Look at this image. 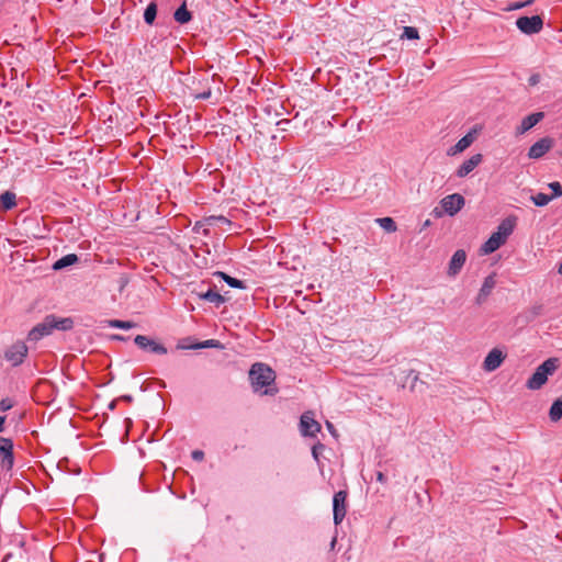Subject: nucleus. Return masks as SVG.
I'll return each mask as SVG.
<instances>
[{
    "mask_svg": "<svg viewBox=\"0 0 562 562\" xmlns=\"http://www.w3.org/2000/svg\"><path fill=\"white\" fill-rule=\"evenodd\" d=\"M290 123H291V121H289V120H281V121H279V122H278V125H279V126H282L281 128H282L283 131H285V130H286V128H285V127H286V125H289Z\"/></svg>",
    "mask_w": 562,
    "mask_h": 562,
    "instance_id": "nucleus-45",
    "label": "nucleus"
},
{
    "mask_svg": "<svg viewBox=\"0 0 562 562\" xmlns=\"http://www.w3.org/2000/svg\"><path fill=\"white\" fill-rule=\"evenodd\" d=\"M134 342L142 350H145V351H148L151 353H156V355H166L167 353V348L164 345L157 342L156 340H154L147 336L137 335L134 338Z\"/></svg>",
    "mask_w": 562,
    "mask_h": 562,
    "instance_id": "nucleus-6",
    "label": "nucleus"
},
{
    "mask_svg": "<svg viewBox=\"0 0 562 562\" xmlns=\"http://www.w3.org/2000/svg\"><path fill=\"white\" fill-rule=\"evenodd\" d=\"M541 311H542V306L541 305L533 306L532 307L533 317L539 316L541 314Z\"/></svg>",
    "mask_w": 562,
    "mask_h": 562,
    "instance_id": "nucleus-43",
    "label": "nucleus"
},
{
    "mask_svg": "<svg viewBox=\"0 0 562 562\" xmlns=\"http://www.w3.org/2000/svg\"><path fill=\"white\" fill-rule=\"evenodd\" d=\"M550 420L553 423L559 422L562 418V397L557 398L549 411Z\"/></svg>",
    "mask_w": 562,
    "mask_h": 562,
    "instance_id": "nucleus-25",
    "label": "nucleus"
},
{
    "mask_svg": "<svg viewBox=\"0 0 562 562\" xmlns=\"http://www.w3.org/2000/svg\"><path fill=\"white\" fill-rule=\"evenodd\" d=\"M548 187L552 190L551 196H553V199L562 195V186L560 184V182H558V181L551 182V183H549Z\"/></svg>",
    "mask_w": 562,
    "mask_h": 562,
    "instance_id": "nucleus-34",
    "label": "nucleus"
},
{
    "mask_svg": "<svg viewBox=\"0 0 562 562\" xmlns=\"http://www.w3.org/2000/svg\"><path fill=\"white\" fill-rule=\"evenodd\" d=\"M114 339H117V340H124L125 338H124L123 336L115 335V336H114Z\"/></svg>",
    "mask_w": 562,
    "mask_h": 562,
    "instance_id": "nucleus-49",
    "label": "nucleus"
},
{
    "mask_svg": "<svg viewBox=\"0 0 562 562\" xmlns=\"http://www.w3.org/2000/svg\"><path fill=\"white\" fill-rule=\"evenodd\" d=\"M516 25L524 34H536L542 30L543 21L540 15L520 16L516 21Z\"/></svg>",
    "mask_w": 562,
    "mask_h": 562,
    "instance_id": "nucleus-4",
    "label": "nucleus"
},
{
    "mask_svg": "<svg viewBox=\"0 0 562 562\" xmlns=\"http://www.w3.org/2000/svg\"><path fill=\"white\" fill-rule=\"evenodd\" d=\"M559 359L558 358H549L543 361L532 373V375L528 379L526 386L529 390H539L541 389L546 382L548 381V376L553 374L555 370L559 368Z\"/></svg>",
    "mask_w": 562,
    "mask_h": 562,
    "instance_id": "nucleus-2",
    "label": "nucleus"
},
{
    "mask_svg": "<svg viewBox=\"0 0 562 562\" xmlns=\"http://www.w3.org/2000/svg\"><path fill=\"white\" fill-rule=\"evenodd\" d=\"M483 156L481 154H475L471 156L469 159L463 161V164L458 168L456 175L459 178L467 177L471 171H473L482 161Z\"/></svg>",
    "mask_w": 562,
    "mask_h": 562,
    "instance_id": "nucleus-16",
    "label": "nucleus"
},
{
    "mask_svg": "<svg viewBox=\"0 0 562 562\" xmlns=\"http://www.w3.org/2000/svg\"><path fill=\"white\" fill-rule=\"evenodd\" d=\"M558 271H559V273H560V274H562V261H561V265H560V267H559V270H558Z\"/></svg>",
    "mask_w": 562,
    "mask_h": 562,
    "instance_id": "nucleus-51",
    "label": "nucleus"
},
{
    "mask_svg": "<svg viewBox=\"0 0 562 562\" xmlns=\"http://www.w3.org/2000/svg\"><path fill=\"white\" fill-rule=\"evenodd\" d=\"M403 36L408 40H417L419 38V34L416 27L413 26H405Z\"/></svg>",
    "mask_w": 562,
    "mask_h": 562,
    "instance_id": "nucleus-33",
    "label": "nucleus"
},
{
    "mask_svg": "<svg viewBox=\"0 0 562 562\" xmlns=\"http://www.w3.org/2000/svg\"><path fill=\"white\" fill-rule=\"evenodd\" d=\"M325 449V446L321 442L316 443L312 448V456L315 459L316 462H319V454Z\"/></svg>",
    "mask_w": 562,
    "mask_h": 562,
    "instance_id": "nucleus-35",
    "label": "nucleus"
},
{
    "mask_svg": "<svg viewBox=\"0 0 562 562\" xmlns=\"http://www.w3.org/2000/svg\"><path fill=\"white\" fill-rule=\"evenodd\" d=\"M540 78H541V77H540V75H539V74H533V75H531V76L529 77V79H528V83H529L530 86H536V85H538V83L540 82Z\"/></svg>",
    "mask_w": 562,
    "mask_h": 562,
    "instance_id": "nucleus-41",
    "label": "nucleus"
},
{
    "mask_svg": "<svg viewBox=\"0 0 562 562\" xmlns=\"http://www.w3.org/2000/svg\"><path fill=\"white\" fill-rule=\"evenodd\" d=\"M326 425H327V428L329 429V431L334 435L335 434V428H334L333 424L327 422Z\"/></svg>",
    "mask_w": 562,
    "mask_h": 562,
    "instance_id": "nucleus-48",
    "label": "nucleus"
},
{
    "mask_svg": "<svg viewBox=\"0 0 562 562\" xmlns=\"http://www.w3.org/2000/svg\"><path fill=\"white\" fill-rule=\"evenodd\" d=\"M49 323L52 324V328L68 331L74 328V319L71 317H57L53 314L47 315Z\"/></svg>",
    "mask_w": 562,
    "mask_h": 562,
    "instance_id": "nucleus-19",
    "label": "nucleus"
},
{
    "mask_svg": "<svg viewBox=\"0 0 562 562\" xmlns=\"http://www.w3.org/2000/svg\"><path fill=\"white\" fill-rule=\"evenodd\" d=\"M204 225H206V223L204 222V220H202V221H198V222L195 223V225L193 226V231H194L195 233H200V232L202 231V233H203L205 236H207V235H209V233H210V231H209L207 228H203V226H204Z\"/></svg>",
    "mask_w": 562,
    "mask_h": 562,
    "instance_id": "nucleus-36",
    "label": "nucleus"
},
{
    "mask_svg": "<svg viewBox=\"0 0 562 562\" xmlns=\"http://www.w3.org/2000/svg\"><path fill=\"white\" fill-rule=\"evenodd\" d=\"M346 499L347 492L339 491L335 493L333 498V512H334V524L336 526L340 525L346 516Z\"/></svg>",
    "mask_w": 562,
    "mask_h": 562,
    "instance_id": "nucleus-7",
    "label": "nucleus"
},
{
    "mask_svg": "<svg viewBox=\"0 0 562 562\" xmlns=\"http://www.w3.org/2000/svg\"><path fill=\"white\" fill-rule=\"evenodd\" d=\"M249 380L254 391L256 392L262 387H267L262 393L265 395H274L278 392L277 389H269L276 380V373L265 363L257 362L251 366L249 370Z\"/></svg>",
    "mask_w": 562,
    "mask_h": 562,
    "instance_id": "nucleus-1",
    "label": "nucleus"
},
{
    "mask_svg": "<svg viewBox=\"0 0 562 562\" xmlns=\"http://www.w3.org/2000/svg\"><path fill=\"white\" fill-rule=\"evenodd\" d=\"M336 541H337V539H336V538H334V539L331 540V543H330L331 549H334V547H335V544H336Z\"/></svg>",
    "mask_w": 562,
    "mask_h": 562,
    "instance_id": "nucleus-50",
    "label": "nucleus"
},
{
    "mask_svg": "<svg viewBox=\"0 0 562 562\" xmlns=\"http://www.w3.org/2000/svg\"><path fill=\"white\" fill-rule=\"evenodd\" d=\"M506 240L499 236L496 232H494L490 238L482 245L481 252L484 255L492 254L496 251L502 245H504Z\"/></svg>",
    "mask_w": 562,
    "mask_h": 562,
    "instance_id": "nucleus-18",
    "label": "nucleus"
},
{
    "mask_svg": "<svg viewBox=\"0 0 562 562\" xmlns=\"http://www.w3.org/2000/svg\"><path fill=\"white\" fill-rule=\"evenodd\" d=\"M376 481L382 483V484L386 483V477L383 474V472H381V471L376 472Z\"/></svg>",
    "mask_w": 562,
    "mask_h": 562,
    "instance_id": "nucleus-42",
    "label": "nucleus"
},
{
    "mask_svg": "<svg viewBox=\"0 0 562 562\" xmlns=\"http://www.w3.org/2000/svg\"><path fill=\"white\" fill-rule=\"evenodd\" d=\"M516 225V217H506L501 222V224L497 226L496 233L499 234L502 238L507 240L509 235H512L514 228Z\"/></svg>",
    "mask_w": 562,
    "mask_h": 562,
    "instance_id": "nucleus-20",
    "label": "nucleus"
},
{
    "mask_svg": "<svg viewBox=\"0 0 562 562\" xmlns=\"http://www.w3.org/2000/svg\"><path fill=\"white\" fill-rule=\"evenodd\" d=\"M376 223L387 233H394L397 228L396 223L392 217L376 218Z\"/></svg>",
    "mask_w": 562,
    "mask_h": 562,
    "instance_id": "nucleus-28",
    "label": "nucleus"
},
{
    "mask_svg": "<svg viewBox=\"0 0 562 562\" xmlns=\"http://www.w3.org/2000/svg\"><path fill=\"white\" fill-rule=\"evenodd\" d=\"M15 193L11 191H5L0 195V207L3 211L11 210L15 206Z\"/></svg>",
    "mask_w": 562,
    "mask_h": 562,
    "instance_id": "nucleus-24",
    "label": "nucleus"
},
{
    "mask_svg": "<svg viewBox=\"0 0 562 562\" xmlns=\"http://www.w3.org/2000/svg\"><path fill=\"white\" fill-rule=\"evenodd\" d=\"M5 416H0V432L4 430Z\"/></svg>",
    "mask_w": 562,
    "mask_h": 562,
    "instance_id": "nucleus-47",
    "label": "nucleus"
},
{
    "mask_svg": "<svg viewBox=\"0 0 562 562\" xmlns=\"http://www.w3.org/2000/svg\"><path fill=\"white\" fill-rule=\"evenodd\" d=\"M13 407V403L10 398H2L0 401V411L7 412Z\"/></svg>",
    "mask_w": 562,
    "mask_h": 562,
    "instance_id": "nucleus-38",
    "label": "nucleus"
},
{
    "mask_svg": "<svg viewBox=\"0 0 562 562\" xmlns=\"http://www.w3.org/2000/svg\"><path fill=\"white\" fill-rule=\"evenodd\" d=\"M157 16V4L150 2L144 11V21L148 25H153Z\"/></svg>",
    "mask_w": 562,
    "mask_h": 562,
    "instance_id": "nucleus-26",
    "label": "nucleus"
},
{
    "mask_svg": "<svg viewBox=\"0 0 562 562\" xmlns=\"http://www.w3.org/2000/svg\"><path fill=\"white\" fill-rule=\"evenodd\" d=\"M121 400L124 402H127V403H132L133 396L132 395H123V396H121Z\"/></svg>",
    "mask_w": 562,
    "mask_h": 562,
    "instance_id": "nucleus-46",
    "label": "nucleus"
},
{
    "mask_svg": "<svg viewBox=\"0 0 562 562\" xmlns=\"http://www.w3.org/2000/svg\"><path fill=\"white\" fill-rule=\"evenodd\" d=\"M543 117H544L543 112H535V113L527 115L526 117L522 119L520 125L516 127V134L517 135L525 134L526 132L531 130L533 126H536L540 121H542Z\"/></svg>",
    "mask_w": 562,
    "mask_h": 562,
    "instance_id": "nucleus-14",
    "label": "nucleus"
},
{
    "mask_svg": "<svg viewBox=\"0 0 562 562\" xmlns=\"http://www.w3.org/2000/svg\"><path fill=\"white\" fill-rule=\"evenodd\" d=\"M505 357L502 350L497 348L492 349L484 359L483 369L487 372L495 371L501 367Z\"/></svg>",
    "mask_w": 562,
    "mask_h": 562,
    "instance_id": "nucleus-11",
    "label": "nucleus"
},
{
    "mask_svg": "<svg viewBox=\"0 0 562 562\" xmlns=\"http://www.w3.org/2000/svg\"><path fill=\"white\" fill-rule=\"evenodd\" d=\"M533 2V0H527L525 2H515L514 4L510 5V9L512 10H518V9H521L526 5H529Z\"/></svg>",
    "mask_w": 562,
    "mask_h": 562,
    "instance_id": "nucleus-40",
    "label": "nucleus"
},
{
    "mask_svg": "<svg viewBox=\"0 0 562 562\" xmlns=\"http://www.w3.org/2000/svg\"><path fill=\"white\" fill-rule=\"evenodd\" d=\"M0 465L2 469L9 471L13 468V441L7 437H0Z\"/></svg>",
    "mask_w": 562,
    "mask_h": 562,
    "instance_id": "nucleus-5",
    "label": "nucleus"
},
{
    "mask_svg": "<svg viewBox=\"0 0 562 562\" xmlns=\"http://www.w3.org/2000/svg\"><path fill=\"white\" fill-rule=\"evenodd\" d=\"M290 123H291V121H289V120H281V121H279V122H278V125H279V126H282L281 128H282L283 131H285V130H286V128H285V127H286V125H289Z\"/></svg>",
    "mask_w": 562,
    "mask_h": 562,
    "instance_id": "nucleus-44",
    "label": "nucleus"
},
{
    "mask_svg": "<svg viewBox=\"0 0 562 562\" xmlns=\"http://www.w3.org/2000/svg\"><path fill=\"white\" fill-rule=\"evenodd\" d=\"M300 430L305 437H314L321 430V425L310 412H306L301 416Z\"/></svg>",
    "mask_w": 562,
    "mask_h": 562,
    "instance_id": "nucleus-10",
    "label": "nucleus"
},
{
    "mask_svg": "<svg viewBox=\"0 0 562 562\" xmlns=\"http://www.w3.org/2000/svg\"><path fill=\"white\" fill-rule=\"evenodd\" d=\"M475 133H476V131L473 130V131H470L468 134H465L462 138H460L457 142V144L454 146L449 148L448 155L449 156L457 155V154L462 153L463 150H465L468 147H470L471 144L475 139Z\"/></svg>",
    "mask_w": 562,
    "mask_h": 562,
    "instance_id": "nucleus-17",
    "label": "nucleus"
},
{
    "mask_svg": "<svg viewBox=\"0 0 562 562\" xmlns=\"http://www.w3.org/2000/svg\"><path fill=\"white\" fill-rule=\"evenodd\" d=\"M110 327L121 328V329H131L136 326L135 323L130 321H120V319H111L108 322Z\"/></svg>",
    "mask_w": 562,
    "mask_h": 562,
    "instance_id": "nucleus-31",
    "label": "nucleus"
},
{
    "mask_svg": "<svg viewBox=\"0 0 562 562\" xmlns=\"http://www.w3.org/2000/svg\"><path fill=\"white\" fill-rule=\"evenodd\" d=\"M440 204L447 214L453 216L464 206L465 200L461 194L453 193L445 196Z\"/></svg>",
    "mask_w": 562,
    "mask_h": 562,
    "instance_id": "nucleus-8",
    "label": "nucleus"
},
{
    "mask_svg": "<svg viewBox=\"0 0 562 562\" xmlns=\"http://www.w3.org/2000/svg\"><path fill=\"white\" fill-rule=\"evenodd\" d=\"M222 344L216 339H209L193 346L195 349H205V348H222Z\"/></svg>",
    "mask_w": 562,
    "mask_h": 562,
    "instance_id": "nucleus-32",
    "label": "nucleus"
},
{
    "mask_svg": "<svg viewBox=\"0 0 562 562\" xmlns=\"http://www.w3.org/2000/svg\"><path fill=\"white\" fill-rule=\"evenodd\" d=\"M496 273H491L490 276H487L484 281H483V284L477 293V296L475 299V303L477 305H482L486 300L487 297L491 295L492 291L494 290L495 285H496Z\"/></svg>",
    "mask_w": 562,
    "mask_h": 562,
    "instance_id": "nucleus-12",
    "label": "nucleus"
},
{
    "mask_svg": "<svg viewBox=\"0 0 562 562\" xmlns=\"http://www.w3.org/2000/svg\"><path fill=\"white\" fill-rule=\"evenodd\" d=\"M215 274L221 277L232 288H237V289H244L245 288V284H244V282L241 280L233 278V277L226 274L225 272L218 271Z\"/></svg>",
    "mask_w": 562,
    "mask_h": 562,
    "instance_id": "nucleus-27",
    "label": "nucleus"
},
{
    "mask_svg": "<svg viewBox=\"0 0 562 562\" xmlns=\"http://www.w3.org/2000/svg\"><path fill=\"white\" fill-rule=\"evenodd\" d=\"M79 260L78 256L75 255V254H68L61 258H59L58 260H56L53 265V269L54 270H61L64 268H67L69 266H72L75 263H77Z\"/></svg>",
    "mask_w": 562,
    "mask_h": 562,
    "instance_id": "nucleus-22",
    "label": "nucleus"
},
{
    "mask_svg": "<svg viewBox=\"0 0 562 562\" xmlns=\"http://www.w3.org/2000/svg\"><path fill=\"white\" fill-rule=\"evenodd\" d=\"M211 95H212V90H211L210 87H207L202 92H199V93L194 94V99L207 100V99L211 98Z\"/></svg>",
    "mask_w": 562,
    "mask_h": 562,
    "instance_id": "nucleus-37",
    "label": "nucleus"
},
{
    "mask_svg": "<svg viewBox=\"0 0 562 562\" xmlns=\"http://www.w3.org/2000/svg\"><path fill=\"white\" fill-rule=\"evenodd\" d=\"M175 20L180 24H186L191 21L192 14L188 10L186 2H183L173 14Z\"/></svg>",
    "mask_w": 562,
    "mask_h": 562,
    "instance_id": "nucleus-23",
    "label": "nucleus"
},
{
    "mask_svg": "<svg viewBox=\"0 0 562 562\" xmlns=\"http://www.w3.org/2000/svg\"><path fill=\"white\" fill-rule=\"evenodd\" d=\"M52 331H53L52 324L49 323L48 317L46 316L42 323L37 324L30 330V333L27 335V339L31 341H37V340L42 339L43 337L52 334Z\"/></svg>",
    "mask_w": 562,
    "mask_h": 562,
    "instance_id": "nucleus-13",
    "label": "nucleus"
},
{
    "mask_svg": "<svg viewBox=\"0 0 562 562\" xmlns=\"http://www.w3.org/2000/svg\"><path fill=\"white\" fill-rule=\"evenodd\" d=\"M27 351V346L23 341H16L5 349L3 357L11 366L16 367L23 363Z\"/></svg>",
    "mask_w": 562,
    "mask_h": 562,
    "instance_id": "nucleus-3",
    "label": "nucleus"
},
{
    "mask_svg": "<svg viewBox=\"0 0 562 562\" xmlns=\"http://www.w3.org/2000/svg\"><path fill=\"white\" fill-rule=\"evenodd\" d=\"M554 145V139L546 136L537 140L528 150V157L530 159L542 158Z\"/></svg>",
    "mask_w": 562,
    "mask_h": 562,
    "instance_id": "nucleus-9",
    "label": "nucleus"
},
{
    "mask_svg": "<svg viewBox=\"0 0 562 562\" xmlns=\"http://www.w3.org/2000/svg\"><path fill=\"white\" fill-rule=\"evenodd\" d=\"M465 260H467L465 251L463 249L457 250L450 259L448 271H447L448 276L456 277L461 271L462 267L465 263Z\"/></svg>",
    "mask_w": 562,
    "mask_h": 562,
    "instance_id": "nucleus-15",
    "label": "nucleus"
},
{
    "mask_svg": "<svg viewBox=\"0 0 562 562\" xmlns=\"http://www.w3.org/2000/svg\"><path fill=\"white\" fill-rule=\"evenodd\" d=\"M204 222L209 226L231 225L232 224L231 221L227 217L223 216V215H218V216L212 215V216L205 217Z\"/></svg>",
    "mask_w": 562,
    "mask_h": 562,
    "instance_id": "nucleus-30",
    "label": "nucleus"
},
{
    "mask_svg": "<svg viewBox=\"0 0 562 562\" xmlns=\"http://www.w3.org/2000/svg\"><path fill=\"white\" fill-rule=\"evenodd\" d=\"M191 457L194 461L201 462L204 459V452L202 450H194L192 451Z\"/></svg>",
    "mask_w": 562,
    "mask_h": 562,
    "instance_id": "nucleus-39",
    "label": "nucleus"
},
{
    "mask_svg": "<svg viewBox=\"0 0 562 562\" xmlns=\"http://www.w3.org/2000/svg\"><path fill=\"white\" fill-rule=\"evenodd\" d=\"M198 296L203 301L214 304L216 307H218L226 301L224 295L220 294L218 292L214 291L213 289H209L204 293H199Z\"/></svg>",
    "mask_w": 562,
    "mask_h": 562,
    "instance_id": "nucleus-21",
    "label": "nucleus"
},
{
    "mask_svg": "<svg viewBox=\"0 0 562 562\" xmlns=\"http://www.w3.org/2000/svg\"><path fill=\"white\" fill-rule=\"evenodd\" d=\"M530 200L533 202V204L536 206H546L547 204H549L550 201L553 200V196H550L546 193H537L536 195H531L530 196Z\"/></svg>",
    "mask_w": 562,
    "mask_h": 562,
    "instance_id": "nucleus-29",
    "label": "nucleus"
}]
</instances>
